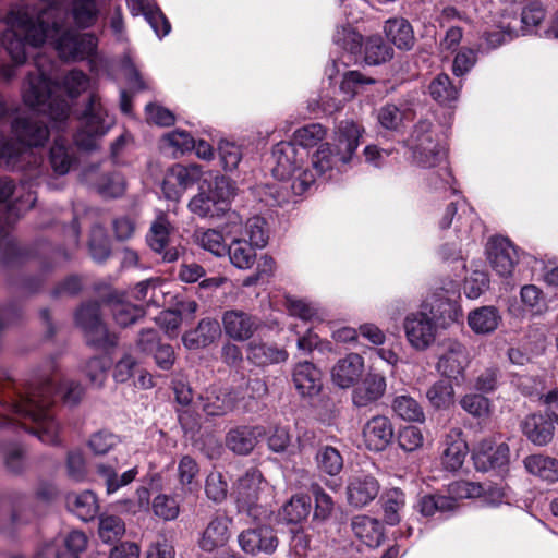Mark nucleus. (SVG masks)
<instances>
[{
    "mask_svg": "<svg viewBox=\"0 0 558 558\" xmlns=\"http://www.w3.org/2000/svg\"><path fill=\"white\" fill-rule=\"evenodd\" d=\"M325 136L326 130L322 124L311 123L294 132L292 143L298 148H304L307 150L308 147L315 146L318 142L324 140Z\"/></svg>",
    "mask_w": 558,
    "mask_h": 558,
    "instance_id": "5fc2aeb1",
    "label": "nucleus"
},
{
    "mask_svg": "<svg viewBox=\"0 0 558 558\" xmlns=\"http://www.w3.org/2000/svg\"><path fill=\"white\" fill-rule=\"evenodd\" d=\"M241 228V219L238 214L231 213L228 215V222L223 231L226 236L232 238L230 246L227 248L230 262L236 268L248 269L255 262L256 254L254 245L247 243L245 238H239L238 229Z\"/></svg>",
    "mask_w": 558,
    "mask_h": 558,
    "instance_id": "2eb2a0df",
    "label": "nucleus"
},
{
    "mask_svg": "<svg viewBox=\"0 0 558 558\" xmlns=\"http://www.w3.org/2000/svg\"><path fill=\"white\" fill-rule=\"evenodd\" d=\"M64 550H58L57 558H78L87 547V536L80 531L70 532L64 538Z\"/></svg>",
    "mask_w": 558,
    "mask_h": 558,
    "instance_id": "338daca9",
    "label": "nucleus"
},
{
    "mask_svg": "<svg viewBox=\"0 0 558 558\" xmlns=\"http://www.w3.org/2000/svg\"><path fill=\"white\" fill-rule=\"evenodd\" d=\"M311 509L312 502L308 496L295 495L282 506L280 515L288 523L298 524L308 517Z\"/></svg>",
    "mask_w": 558,
    "mask_h": 558,
    "instance_id": "a18cd8bd",
    "label": "nucleus"
},
{
    "mask_svg": "<svg viewBox=\"0 0 558 558\" xmlns=\"http://www.w3.org/2000/svg\"><path fill=\"white\" fill-rule=\"evenodd\" d=\"M234 187L229 179L216 177L208 190H201L189 203L190 210L199 217H219L229 209Z\"/></svg>",
    "mask_w": 558,
    "mask_h": 558,
    "instance_id": "1a4fd4ad",
    "label": "nucleus"
},
{
    "mask_svg": "<svg viewBox=\"0 0 558 558\" xmlns=\"http://www.w3.org/2000/svg\"><path fill=\"white\" fill-rule=\"evenodd\" d=\"M111 312L117 324L122 327H126L130 324H133L144 314L142 307L122 301L112 303Z\"/></svg>",
    "mask_w": 558,
    "mask_h": 558,
    "instance_id": "69168bd1",
    "label": "nucleus"
},
{
    "mask_svg": "<svg viewBox=\"0 0 558 558\" xmlns=\"http://www.w3.org/2000/svg\"><path fill=\"white\" fill-rule=\"evenodd\" d=\"M16 195V202L13 209L17 211L29 209L36 202L35 194L24 184L15 186L13 181L7 177L0 178V203L9 199L10 196Z\"/></svg>",
    "mask_w": 558,
    "mask_h": 558,
    "instance_id": "79ce46f5",
    "label": "nucleus"
},
{
    "mask_svg": "<svg viewBox=\"0 0 558 558\" xmlns=\"http://www.w3.org/2000/svg\"><path fill=\"white\" fill-rule=\"evenodd\" d=\"M387 38L399 49L409 50L414 44V34L411 24L402 17L389 19L385 24Z\"/></svg>",
    "mask_w": 558,
    "mask_h": 558,
    "instance_id": "a19ab883",
    "label": "nucleus"
},
{
    "mask_svg": "<svg viewBox=\"0 0 558 558\" xmlns=\"http://www.w3.org/2000/svg\"><path fill=\"white\" fill-rule=\"evenodd\" d=\"M246 356L254 365L265 367L286 362L289 354L284 349L278 348L275 344H268L262 341H252L247 345Z\"/></svg>",
    "mask_w": 558,
    "mask_h": 558,
    "instance_id": "473e14b6",
    "label": "nucleus"
},
{
    "mask_svg": "<svg viewBox=\"0 0 558 558\" xmlns=\"http://www.w3.org/2000/svg\"><path fill=\"white\" fill-rule=\"evenodd\" d=\"M407 146L411 151L412 162L420 168H435L447 156L439 133L428 120H421L414 125L407 140Z\"/></svg>",
    "mask_w": 558,
    "mask_h": 558,
    "instance_id": "0eeeda50",
    "label": "nucleus"
},
{
    "mask_svg": "<svg viewBox=\"0 0 558 558\" xmlns=\"http://www.w3.org/2000/svg\"><path fill=\"white\" fill-rule=\"evenodd\" d=\"M405 505L404 494L400 489H390L386 494L384 504L385 521L390 525H396L400 521V510Z\"/></svg>",
    "mask_w": 558,
    "mask_h": 558,
    "instance_id": "052dcab7",
    "label": "nucleus"
},
{
    "mask_svg": "<svg viewBox=\"0 0 558 558\" xmlns=\"http://www.w3.org/2000/svg\"><path fill=\"white\" fill-rule=\"evenodd\" d=\"M75 322L80 326L89 344L108 349L117 344V337L110 333L101 320L99 304H83L75 313Z\"/></svg>",
    "mask_w": 558,
    "mask_h": 558,
    "instance_id": "f8f14e48",
    "label": "nucleus"
},
{
    "mask_svg": "<svg viewBox=\"0 0 558 558\" xmlns=\"http://www.w3.org/2000/svg\"><path fill=\"white\" fill-rule=\"evenodd\" d=\"M58 86L38 64L36 72L28 74L23 85L24 102L39 112L48 114L59 128L70 114L69 102L56 95Z\"/></svg>",
    "mask_w": 558,
    "mask_h": 558,
    "instance_id": "20e7f679",
    "label": "nucleus"
},
{
    "mask_svg": "<svg viewBox=\"0 0 558 558\" xmlns=\"http://www.w3.org/2000/svg\"><path fill=\"white\" fill-rule=\"evenodd\" d=\"M239 238H245L247 243L256 248H263L268 242V231L266 222L260 217H252L247 219L242 231V227L238 229Z\"/></svg>",
    "mask_w": 558,
    "mask_h": 558,
    "instance_id": "3c124183",
    "label": "nucleus"
},
{
    "mask_svg": "<svg viewBox=\"0 0 558 558\" xmlns=\"http://www.w3.org/2000/svg\"><path fill=\"white\" fill-rule=\"evenodd\" d=\"M220 336V326L211 318L202 319L198 326L183 336L187 349L204 348L213 343Z\"/></svg>",
    "mask_w": 558,
    "mask_h": 558,
    "instance_id": "c9c22d12",
    "label": "nucleus"
},
{
    "mask_svg": "<svg viewBox=\"0 0 558 558\" xmlns=\"http://www.w3.org/2000/svg\"><path fill=\"white\" fill-rule=\"evenodd\" d=\"M386 378L381 374L368 373L352 392L355 407L364 408L378 401L386 391Z\"/></svg>",
    "mask_w": 558,
    "mask_h": 558,
    "instance_id": "cd10ccee",
    "label": "nucleus"
},
{
    "mask_svg": "<svg viewBox=\"0 0 558 558\" xmlns=\"http://www.w3.org/2000/svg\"><path fill=\"white\" fill-rule=\"evenodd\" d=\"M66 506L76 517L85 522L93 520L99 510L97 497L92 490L68 494Z\"/></svg>",
    "mask_w": 558,
    "mask_h": 558,
    "instance_id": "4c0bfd02",
    "label": "nucleus"
},
{
    "mask_svg": "<svg viewBox=\"0 0 558 558\" xmlns=\"http://www.w3.org/2000/svg\"><path fill=\"white\" fill-rule=\"evenodd\" d=\"M364 372V360L357 353L340 359L331 369L332 383L340 388H350L359 381Z\"/></svg>",
    "mask_w": 558,
    "mask_h": 558,
    "instance_id": "bb28decb",
    "label": "nucleus"
},
{
    "mask_svg": "<svg viewBox=\"0 0 558 558\" xmlns=\"http://www.w3.org/2000/svg\"><path fill=\"white\" fill-rule=\"evenodd\" d=\"M230 520L225 515L213 518L204 530L198 542L202 549L213 551L225 546L230 538Z\"/></svg>",
    "mask_w": 558,
    "mask_h": 558,
    "instance_id": "72a5a7b5",
    "label": "nucleus"
},
{
    "mask_svg": "<svg viewBox=\"0 0 558 558\" xmlns=\"http://www.w3.org/2000/svg\"><path fill=\"white\" fill-rule=\"evenodd\" d=\"M460 211L457 218L456 230L459 233L457 240L448 241L440 247V254L445 259H457L461 257V248L464 241L470 240L472 223L476 219L475 213L469 207L465 201L451 203L440 220L442 229L449 228L452 218Z\"/></svg>",
    "mask_w": 558,
    "mask_h": 558,
    "instance_id": "9d476101",
    "label": "nucleus"
},
{
    "mask_svg": "<svg viewBox=\"0 0 558 558\" xmlns=\"http://www.w3.org/2000/svg\"><path fill=\"white\" fill-rule=\"evenodd\" d=\"M429 93L436 101L449 104L458 98L459 88L452 85L447 74H439L430 82Z\"/></svg>",
    "mask_w": 558,
    "mask_h": 558,
    "instance_id": "864d4df0",
    "label": "nucleus"
},
{
    "mask_svg": "<svg viewBox=\"0 0 558 558\" xmlns=\"http://www.w3.org/2000/svg\"><path fill=\"white\" fill-rule=\"evenodd\" d=\"M98 533L105 543H113L125 533V524L118 515L101 514L99 517Z\"/></svg>",
    "mask_w": 558,
    "mask_h": 558,
    "instance_id": "6e6d98bb",
    "label": "nucleus"
},
{
    "mask_svg": "<svg viewBox=\"0 0 558 558\" xmlns=\"http://www.w3.org/2000/svg\"><path fill=\"white\" fill-rule=\"evenodd\" d=\"M265 487L262 473L252 468L241 476L235 486V499L240 512L246 513L254 520L267 514L266 508L259 505L260 494Z\"/></svg>",
    "mask_w": 558,
    "mask_h": 558,
    "instance_id": "9b49d317",
    "label": "nucleus"
},
{
    "mask_svg": "<svg viewBox=\"0 0 558 558\" xmlns=\"http://www.w3.org/2000/svg\"><path fill=\"white\" fill-rule=\"evenodd\" d=\"M520 299L523 310L532 315L541 314L545 308V300L542 290L534 284H525L521 288Z\"/></svg>",
    "mask_w": 558,
    "mask_h": 558,
    "instance_id": "bf43d9fd",
    "label": "nucleus"
},
{
    "mask_svg": "<svg viewBox=\"0 0 558 558\" xmlns=\"http://www.w3.org/2000/svg\"><path fill=\"white\" fill-rule=\"evenodd\" d=\"M96 472L104 483L107 494L111 495L131 484L137 476L138 469L135 466L120 474L113 465L100 463L97 465Z\"/></svg>",
    "mask_w": 558,
    "mask_h": 558,
    "instance_id": "e433bc0d",
    "label": "nucleus"
},
{
    "mask_svg": "<svg viewBox=\"0 0 558 558\" xmlns=\"http://www.w3.org/2000/svg\"><path fill=\"white\" fill-rule=\"evenodd\" d=\"M293 383L302 396H315L322 388L320 371L311 362H300L293 369Z\"/></svg>",
    "mask_w": 558,
    "mask_h": 558,
    "instance_id": "2f4dec72",
    "label": "nucleus"
},
{
    "mask_svg": "<svg viewBox=\"0 0 558 558\" xmlns=\"http://www.w3.org/2000/svg\"><path fill=\"white\" fill-rule=\"evenodd\" d=\"M73 161V148L65 138L57 137L50 149V163L54 172L58 174L68 173Z\"/></svg>",
    "mask_w": 558,
    "mask_h": 558,
    "instance_id": "c03bdc74",
    "label": "nucleus"
},
{
    "mask_svg": "<svg viewBox=\"0 0 558 558\" xmlns=\"http://www.w3.org/2000/svg\"><path fill=\"white\" fill-rule=\"evenodd\" d=\"M473 459L476 468L482 471L502 468L509 463L510 449L506 442L494 446L493 439L484 438L474 447Z\"/></svg>",
    "mask_w": 558,
    "mask_h": 558,
    "instance_id": "aec40b11",
    "label": "nucleus"
},
{
    "mask_svg": "<svg viewBox=\"0 0 558 558\" xmlns=\"http://www.w3.org/2000/svg\"><path fill=\"white\" fill-rule=\"evenodd\" d=\"M403 329L408 343L416 351L427 350L436 340L437 324L423 311L408 314L403 322Z\"/></svg>",
    "mask_w": 558,
    "mask_h": 558,
    "instance_id": "ddd939ff",
    "label": "nucleus"
},
{
    "mask_svg": "<svg viewBox=\"0 0 558 558\" xmlns=\"http://www.w3.org/2000/svg\"><path fill=\"white\" fill-rule=\"evenodd\" d=\"M195 242L204 250L216 256H223L227 253L225 235L216 229H197L194 232Z\"/></svg>",
    "mask_w": 558,
    "mask_h": 558,
    "instance_id": "8fccbe9b",
    "label": "nucleus"
},
{
    "mask_svg": "<svg viewBox=\"0 0 558 558\" xmlns=\"http://www.w3.org/2000/svg\"><path fill=\"white\" fill-rule=\"evenodd\" d=\"M170 231V221L165 214H160L151 223L149 233L147 234V243L150 248L160 254L162 259L169 263L177 260L180 255L178 247L171 246L169 243Z\"/></svg>",
    "mask_w": 558,
    "mask_h": 558,
    "instance_id": "4be33fe9",
    "label": "nucleus"
},
{
    "mask_svg": "<svg viewBox=\"0 0 558 558\" xmlns=\"http://www.w3.org/2000/svg\"><path fill=\"white\" fill-rule=\"evenodd\" d=\"M364 129L352 120L341 121L335 132L333 143H325L312 156V171L317 175L332 177L333 170L352 160L360 145Z\"/></svg>",
    "mask_w": 558,
    "mask_h": 558,
    "instance_id": "7ed1b4c3",
    "label": "nucleus"
},
{
    "mask_svg": "<svg viewBox=\"0 0 558 558\" xmlns=\"http://www.w3.org/2000/svg\"><path fill=\"white\" fill-rule=\"evenodd\" d=\"M488 260L492 268L501 277L512 275L519 262L515 246L506 238H493L487 247Z\"/></svg>",
    "mask_w": 558,
    "mask_h": 558,
    "instance_id": "6ab92c4d",
    "label": "nucleus"
},
{
    "mask_svg": "<svg viewBox=\"0 0 558 558\" xmlns=\"http://www.w3.org/2000/svg\"><path fill=\"white\" fill-rule=\"evenodd\" d=\"M396 415L408 422L423 423L425 413L422 405L409 395H398L391 402Z\"/></svg>",
    "mask_w": 558,
    "mask_h": 558,
    "instance_id": "37998d69",
    "label": "nucleus"
},
{
    "mask_svg": "<svg viewBox=\"0 0 558 558\" xmlns=\"http://www.w3.org/2000/svg\"><path fill=\"white\" fill-rule=\"evenodd\" d=\"M12 133L17 143L0 136V165L16 168L28 148L43 146L49 136L46 124L32 117H19L12 122Z\"/></svg>",
    "mask_w": 558,
    "mask_h": 558,
    "instance_id": "423d86ee",
    "label": "nucleus"
},
{
    "mask_svg": "<svg viewBox=\"0 0 558 558\" xmlns=\"http://www.w3.org/2000/svg\"><path fill=\"white\" fill-rule=\"evenodd\" d=\"M351 527L354 535L368 547H377L383 541V527L378 520L367 515H356L352 519Z\"/></svg>",
    "mask_w": 558,
    "mask_h": 558,
    "instance_id": "58836bf2",
    "label": "nucleus"
},
{
    "mask_svg": "<svg viewBox=\"0 0 558 558\" xmlns=\"http://www.w3.org/2000/svg\"><path fill=\"white\" fill-rule=\"evenodd\" d=\"M500 371L495 366L486 367L472 379V388L480 393L494 392L499 385Z\"/></svg>",
    "mask_w": 558,
    "mask_h": 558,
    "instance_id": "0e129e2a",
    "label": "nucleus"
},
{
    "mask_svg": "<svg viewBox=\"0 0 558 558\" xmlns=\"http://www.w3.org/2000/svg\"><path fill=\"white\" fill-rule=\"evenodd\" d=\"M202 174L203 171L198 165L177 163L172 166L162 182L165 197L178 202L183 193L202 178Z\"/></svg>",
    "mask_w": 558,
    "mask_h": 558,
    "instance_id": "dca6fc26",
    "label": "nucleus"
},
{
    "mask_svg": "<svg viewBox=\"0 0 558 558\" xmlns=\"http://www.w3.org/2000/svg\"><path fill=\"white\" fill-rule=\"evenodd\" d=\"M379 492L377 480L368 474H356L347 484V500L349 505L361 508L374 500Z\"/></svg>",
    "mask_w": 558,
    "mask_h": 558,
    "instance_id": "393cba45",
    "label": "nucleus"
},
{
    "mask_svg": "<svg viewBox=\"0 0 558 558\" xmlns=\"http://www.w3.org/2000/svg\"><path fill=\"white\" fill-rule=\"evenodd\" d=\"M238 542L244 553L253 556L260 553L271 555L279 544L275 530L269 525H259L241 532Z\"/></svg>",
    "mask_w": 558,
    "mask_h": 558,
    "instance_id": "a211bd4d",
    "label": "nucleus"
},
{
    "mask_svg": "<svg viewBox=\"0 0 558 558\" xmlns=\"http://www.w3.org/2000/svg\"><path fill=\"white\" fill-rule=\"evenodd\" d=\"M501 322V315L495 306H482L471 311L468 324L476 335L493 333Z\"/></svg>",
    "mask_w": 558,
    "mask_h": 558,
    "instance_id": "f704fd0d",
    "label": "nucleus"
},
{
    "mask_svg": "<svg viewBox=\"0 0 558 558\" xmlns=\"http://www.w3.org/2000/svg\"><path fill=\"white\" fill-rule=\"evenodd\" d=\"M110 365L111 361L105 356L93 357L86 363L84 372L93 386L102 387Z\"/></svg>",
    "mask_w": 558,
    "mask_h": 558,
    "instance_id": "e2e57ef3",
    "label": "nucleus"
},
{
    "mask_svg": "<svg viewBox=\"0 0 558 558\" xmlns=\"http://www.w3.org/2000/svg\"><path fill=\"white\" fill-rule=\"evenodd\" d=\"M426 399L437 410L448 409L454 401V388L451 383L439 379L426 390Z\"/></svg>",
    "mask_w": 558,
    "mask_h": 558,
    "instance_id": "09e8293b",
    "label": "nucleus"
},
{
    "mask_svg": "<svg viewBox=\"0 0 558 558\" xmlns=\"http://www.w3.org/2000/svg\"><path fill=\"white\" fill-rule=\"evenodd\" d=\"M418 510L425 517L434 515L437 512L454 510L452 498L441 495H425L418 501Z\"/></svg>",
    "mask_w": 558,
    "mask_h": 558,
    "instance_id": "13d9d810",
    "label": "nucleus"
},
{
    "mask_svg": "<svg viewBox=\"0 0 558 558\" xmlns=\"http://www.w3.org/2000/svg\"><path fill=\"white\" fill-rule=\"evenodd\" d=\"M260 324L259 318L240 310H229L222 315L225 333L235 341L248 340Z\"/></svg>",
    "mask_w": 558,
    "mask_h": 558,
    "instance_id": "412c9836",
    "label": "nucleus"
},
{
    "mask_svg": "<svg viewBox=\"0 0 558 558\" xmlns=\"http://www.w3.org/2000/svg\"><path fill=\"white\" fill-rule=\"evenodd\" d=\"M525 470L543 481L558 482V460L544 454H531L523 460Z\"/></svg>",
    "mask_w": 558,
    "mask_h": 558,
    "instance_id": "ea45409f",
    "label": "nucleus"
},
{
    "mask_svg": "<svg viewBox=\"0 0 558 558\" xmlns=\"http://www.w3.org/2000/svg\"><path fill=\"white\" fill-rule=\"evenodd\" d=\"M113 125L109 114L97 93H92L88 104L81 117L80 129L74 135L75 144L85 150L97 148V142Z\"/></svg>",
    "mask_w": 558,
    "mask_h": 558,
    "instance_id": "6e6552de",
    "label": "nucleus"
},
{
    "mask_svg": "<svg viewBox=\"0 0 558 558\" xmlns=\"http://www.w3.org/2000/svg\"><path fill=\"white\" fill-rule=\"evenodd\" d=\"M308 151L298 148L291 142H280L272 148V175L280 180H291L295 195L304 194L315 182V174L306 165Z\"/></svg>",
    "mask_w": 558,
    "mask_h": 558,
    "instance_id": "39448f33",
    "label": "nucleus"
},
{
    "mask_svg": "<svg viewBox=\"0 0 558 558\" xmlns=\"http://www.w3.org/2000/svg\"><path fill=\"white\" fill-rule=\"evenodd\" d=\"M126 3L132 15H143L159 38L170 33V22L154 0H128Z\"/></svg>",
    "mask_w": 558,
    "mask_h": 558,
    "instance_id": "a878e982",
    "label": "nucleus"
},
{
    "mask_svg": "<svg viewBox=\"0 0 558 558\" xmlns=\"http://www.w3.org/2000/svg\"><path fill=\"white\" fill-rule=\"evenodd\" d=\"M236 395L219 386L208 387L201 396L203 411L209 416H221L231 412L236 404Z\"/></svg>",
    "mask_w": 558,
    "mask_h": 558,
    "instance_id": "b1692460",
    "label": "nucleus"
},
{
    "mask_svg": "<svg viewBox=\"0 0 558 558\" xmlns=\"http://www.w3.org/2000/svg\"><path fill=\"white\" fill-rule=\"evenodd\" d=\"M374 83V78L367 77L359 71H347L340 82V92L344 99L351 100Z\"/></svg>",
    "mask_w": 558,
    "mask_h": 558,
    "instance_id": "603ef678",
    "label": "nucleus"
},
{
    "mask_svg": "<svg viewBox=\"0 0 558 558\" xmlns=\"http://www.w3.org/2000/svg\"><path fill=\"white\" fill-rule=\"evenodd\" d=\"M363 440L371 451L386 449L393 438V425L385 415H376L369 418L362 430Z\"/></svg>",
    "mask_w": 558,
    "mask_h": 558,
    "instance_id": "5701e85b",
    "label": "nucleus"
},
{
    "mask_svg": "<svg viewBox=\"0 0 558 558\" xmlns=\"http://www.w3.org/2000/svg\"><path fill=\"white\" fill-rule=\"evenodd\" d=\"M459 403L465 412L474 417H484L490 412V400L482 393H466Z\"/></svg>",
    "mask_w": 558,
    "mask_h": 558,
    "instance_id": "680f3d73",
    "label": "nucleus"
},
{
    "mask_svg": "<svg viewBox=\"0 0 558 558\" xmlns=\"http://www.w3.org/2000/svg\"><path fill=\"white\" fill-rule=\"evenodd\" d=\"M442 351L438 356L436 364L437 371L441 376L458 380L463 379L471 357L468 348L453 339L442 342Z\"/></svg>",
    "mask_w": 558,
    "mask_h": 558,
    "instance_id": "4468645a",
    "label": "nucleus"
},
{
    "mask_svg": "<svg viewBox=\"0 0 558 558\" xmlns=\"http://www.w3.org/2000/svg\"><path fill=\"white\" fill-rule=\"evenodd\" d=\"M61 375L54 372L36 386H31L26 392H17L8 384L0 396V403L25 421L21 423L25 429H28L27 422L34 424L29 432L41 442L57 445L60 442V425L52 412L54 393L59 391L71 405L77 404L84 395V388L80 384L66 381L61 387Z\"/></svg>",
    "mask_w": 558,
    "mask_h": 558,
    "instance_id": "f03ea898",
    "label": "nucleus"
},
{
    "mask_svg": "<svg viewBox=\"0 0 558 558\" xmlns=\"http://www.w3.org/2000/svg\"><path fill=\"white\" fill-rule=\"evenodd\" d=\"M468 451L462 430L459 428L451 429L445 439V449L441 457L442 465L448 471L459 470L463 465Z\"/></svg>",
    "mask_w": 558,
    "mask_h": 558,
    "instance_id": "7c9ffc66",
    "label": "nucleus"
},
{
    "mask_svg": "<svg viewBox=\"0 0 558 558\" xmlns=\"http://www.w3.org/2000/svg\"><path fill=\"white\" fill-rule=\"evenodd\" d=\"M153 510L157 517L166 521L177 519L180 513L177 499L166 494H159L154 498Z\"/></svg>",
    "mask_w": 558,
    "mask_h": 558,
    "instance_id": "774afa93",
    "label": "nucleus"
},
{
    "mask_svg": "<svg viewBox=\"0 0 558 558\" xmlns=\"http://www.w3.org/2000/svg\"><path fill=\"white\" fill-rule=\"evenodd\" d=\"M524 436L535 446H546L554 437L555 426L551 420L543 414L527 415L521 423Z\"/></svg>",
    "mask_w": 558,
    "mask_h": 558,
    "instance_id": "c756f323",
    "label": "nucleus"
},
{
    "mask_svg": "<svg viewBox=\"0 0 558 558\" xmlns=\"http://www.w3.org/2000/svg\"><path fill=\"white\" fill-rule=\"evenodd\" d=\"M62 0H41L38 11H53L52 19H57L58 5ZM102 0H69L70 14L74 24L80 28L94 26L99 17Z\"/></svg>",
    "mask_w": 558,
    "mask_h": 558,
    "instance_id": "f3484780",
    "label": "nucleus"
},
{
    "mask_svg": "<svg viewBox=\"0 0 558 558\" xmlns=\"http://www.w3.org/2000/svg\"><path fill=\"white\" fill-rule=\"evenodd\" d=\"M315 459L318 470L330 476L338 475L343 468V458L340 451L331 446H322Z\"/></svg>",
    "mask_w": 558,
    "mask_h": 558,
    "instance_id": "de8ad7c7",
    "label": "nucleus"
},
{
    "mask_svg": "<svg viewBox=\"0 0 558 558\" xmlns=\"http://www.w3.org/2000/svg\"><path fill=\"white\" fill-rule=\"evenodd\" d=\"M365 62L369 65H377L391 59L392 49L386 45L381 37L373 36L365 43Z\"/></svg>",
    "mask_w": 558,
    "mask_h": 558,
    "instance_id": "4d7b16f0",
    "label": "nucleus"
},
{
    "mask_svg": "<svg viewBox=\"0 0 558 558\" xmlns=\"http://www.w3.org/2000/svg\"><path fill=\"white\" fill-rule=\"evenodd\" d=\"M286 306L291 316L305 322H322L325 318V313L322 307L304 299L287 298Z\"/></svg>",
    "mask_w": 558,
    "mask_h": 558,
    "instance_id": "49530a36",
    "label": "nucleus"
},
{
    "mask_svg": "<svg viewBox=\"0 0 558 558\" xmlns=\"http://www.w3.org/2000/svg\"><path fill=\"white\" fill-rule=\"evenodd\" d=\"M51 11H38L37 7L17 4L5 16L7 29L2 43L14 65L0 66V75L10 80L15 75V66L26 61L27 47H38L50 39L61 59L69 61L84 60L92 56L98 45L95 35L62 31Z\"/></svg>",
    "mask_w": 558,
    "mask_h": 558,
    "instance_id": "f257e3e1",
    "label": "nucleus"
},
{
    "mask_svg": "<svg viewBox=\"0 0 558 558\" xmlns=\"http://www.w3.org/2000/svg\"><path fill=\"white\" fill-rule=\"evenodd\" d=\"M266 435L264 426H238L232 428L226 437L227 447L238 454H248L259 438Z\"/></svg>",
    "mask_w": 558,
    "mask_h": 558,
    "instance_id": "c85d7f7f",
    "label": "nucleus"
}]
</instances>
